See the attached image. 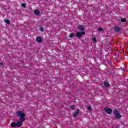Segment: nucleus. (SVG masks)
Instances as JSON below:
<instances>
[{
    "mask_svg": "<svg viewBox=\"0 0 128 128\" xmlns=\"http://www.w3.org/2000/svg\"><path fill=\"white\" fill-rule=\"evenodd\" d=\"M16 116H18V118H20V121L17 122H12L10 124L11 128H22V124H24V122H26V114L22 113V111L17 112Z\"/></svg>",
    "mask_w": 128,
    "mask_h": 128,
    "instance_id": "1",
    "label": "nucleus"
},
{
    "mask_svg": "<svg viewBox=\"0 0 128 128\" xmlns=\"http://www.w3.org/2000/svg\"><path fill=\"white\" fill-rule=\"evenodd\" d=\"M113 114H114L116 120H120V118H122V115L118 112V110H114L113 111Z\"/></svg>",
    "mask_w": 128,
    "mask_h": 128,
    "instance_id": "2",
    "label": "nucleus"
},
{
    "mask_svg": "<svg viewBox=\"0 0 128 128\" xmlns=\"http://www.w3.org/2000/svg\"><path fill=\"white\" fill-rule=\"evenodd\" d=\"M84 34H86V32H79L76 34V37L78 38H82V36H84Z\"/></svg>",
    "mask_w": 128,
    "mask_h": 128,
    "instance_id": "3",
    "label": "nucleus"
},
{
    "mask_svg": "<svg viewBox=\"0 0 128 128\" xmlns=\"http://www.w3.org/2000/svg\"><path fill=\"white\" fill-rule=\"evenodd\" d=\"M105 112H106L108 114H112V110L106 108H104Z\"/></svg>",
    "mask_w": 128,
    "mask_h": 128,
    "instance_id": "4",
    "label": "nucleus"
},
{
    "mask_svg": "<svg viewBox=\"0 0 128 128\" xmlns=\"http://www.w3.org/2000/svg\"><path fill=\"white\" fill-rule=\"evenodd\" d=\"M36 40L37 42H38V44H40V42H42V38L40 36H38L36 38Z\"/></svg>",
    "mask_w": 128,
    "mask_h": 128,
    "instance_id": "5",
    "label": "nucleus"
},
{
    "mask_svg": "<svg viewBox=\"0 0 128 128\" xmlns=\"http://www.w3.org/2000/svg\"><path fill=\"white\" fill-rule=\"evenodd\" d=\"M79 114H80V109H78V112H74L73 114V116H74V118H76V116H78Z\"/></svg>",
    "mask_w": 128,
    "mask_h": 128,
    "instance_id": "6",
    "label": "nucleus"
},
{
    "mask_svg": "<svg viewBox=\"0 0 128 128\" xmlns=\"http://www.w3.org/2000/svg\"><path fill=\"white\" fill-rule=\"evenodd\" d=\"M114 32H120V28L118 27H115Z\"/></svg>",
    "mask_w": 128,
    "mask_h": 128,
    "instance_id": "7",
    "label": "nucleus"
},
{
    "mask_svg": "<svg viewBox=\"0 0 128 128\" xmlns=\"http://www.w3.org/2000/svg\"><path fill=\"white\" fill-rule=\"evenodd\" d=\"M78 28L79 30H81L82 32H84V26H78Z\"/></svg>",
    "mask_w": 128,
    "mask_h": 128,
    "instance_id": "8",
    "label": "nucleus"
},
{
    "mask_svg": "<svg viewBox=\"0 0 128 128\" xmlns=\"http://www.w3.org/2000/svg\"><path fill=\"white\" fill-rule=\"evenodd\" d=\"M34 14H36V16H38V14H40V12L38 10H36L34 11Z\"/></svg>",
    "mask_w": 128,
    "mask_h": 128,
    "instance_id": "9",
    "label": "nucleus"
},
{
    "mask_svg": "<svg viewBox=\"0 0 128 128\" xmlns=\"http://www.w3.org/2000/svg\"><path fill=\"white\" fill-rule=\"evenodd\" d=\"M104 86L106 88H108V86H110V84H108V82H105L104 83Z\"/></svg>",
    "mask_w": 128,
    "mask_h": 128,
    "instance_id": "10",
    "label": "nucleus"
},
{
    "mask_svg": "<svg viewBox=\"0 0 128 128\" xmlns=\"http://www.w3.org/2000/svg\"><path fill=\"white\" fill-rule=\"evenodd\" d=\"M5 22H6V24H10V20H5Z\"/></svg>",
    "mask_w": 128,
    "mask_h": 128,
    "instance_id": "11",
    "label": "nucleus"
},
{
    "mask_svg": "<svg viewBox=\"0 0 128 128\" xmlns=\"http://www.w3.org/2000/svg\"><path fill=\"white\" fill-rule=\"evenodd\" d=\"M70 108L72 110H74V108H76V106H72L70 107Z\"/></svg>",
    "mask_w": 128,
    "mask_h": 128,
    "instance_id": "12",
    "label": "nucleus"
},
{
    "mask_svg": "<svg viewBox=\"0 0 128 128\" xmlns=\"http://www.w3.org/2000/svg\"><path fill=\"white\" fill-rule=\"evenodd\" d=\"M121 22H126V20L124 18L121 19Z\"/></svg>",
    "mask_w": 128,
    "mask_h": 128,
    "instance_id": "13",
    "label": "nucleus"
},
{
    "mask_svg": "<svg viewBox=\"0 0 128 128\" xmlns=\"http://www.w3.org/2000/svg\"><path fill=\"white\" fill-rule=\"evenodd\" d=\"M70 38H74V34H72L70 36Z\"/></svg>",
    "mask_w": 128,
    "mask_h": 128,
    "instance_id": "14",
    "label": "nucleus"
},
{
    "mask_svg": "<svg viewBox=\"0 0 128 128\" xmlns=\"http://www.w3.org/2000/svg\"><path fill=\"white\" fill-rule=\"evenodd\" d=\"M92 41L94 42H97L96 38H92Z\"/></svg>",
    "mask_w": 128,
    "mask_h": 128,
    "instance_id": "15",
    "label": "nucleus"
},
{
    "mask_svg": "<svg viewBox=\"0 0 128 128\" xmlns=\"http://www.w3.org/2000/svg\"><path fill=\"white\" fill-rule=\"evenodd\" d=\"M22 8H26V4H22Z\"/></svg>",
    "mask_w": 128,
    "mask_h": 128,
    "instance_id": "16",
    "label": "nucleus"
},
{
    "mask_svg": "<svg viewBox=\"0 0 128 128\" xmlns=\"http://www.w3.org/2000/svg\"><path fill=\"white\" fill-rule=\"evenodd\" d=\"M92 106H90L88 107V110H92Z\"/></svg>",
    "mask_w": 128,
    "mask_h": 128,
    "instance_id": "17",
    "label": "nucleus"
},
{
    "mask_svg": "<svg viewBox=\"0 0 128 128\" xmlns=\"http://www.w3.org/2000/svg\"><path fill=\"white\" fill-rule=\"evenodd\" d=\"M98 30H99V32H104V29L100 28L98 29Z\"/></svg>",
    "mask_w": 128,
    "mask_h": 128,
    "instance_id": "18",
    "label": "nucleus"
},
{
    "mask_svg": "<svg viewBox=\"0 0 128 128\" xmlns=\"http://www.w3.org/2000/svg\"><path fill=\"white\" fill-rule=\"evenodd\" d=\"M40 31L42 32H44V28H40Z\"/></svg>",
    "mask_w": 128,
    "mask_h": 128,
    "instance_id": "19",
    "label": "nucleus"
},
{
    "mask_svg": "<svg viewBox=\"0 0 128 128\" xmlns=\"http://www.w3.org/2000/svg\"><path fill=\"white\" fill-rule=\"evenodd\" d=\"M0 66H4V62H0Z\"/></svg>",
    "mask_w": 128,
    "mask_h": 128,
    "instance_id": "20",
    "label": "nucleus"
}]
</instances>
